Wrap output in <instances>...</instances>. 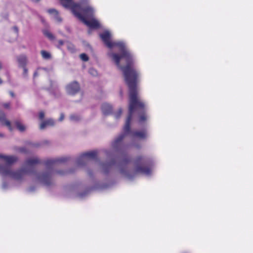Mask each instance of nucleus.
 <instances>
[{
    "mask_svg": "<svg viewBox=\"0 0 253 253\" xmlns=\"http://www.w3.org/2000/svg\"><path fill=\"white\" fill-rule=\"evenodd\" d=\"M2 83V81L1 80V79L0 78V84H1Z\"/></svg>",
    "mask_w": 253,
    "mask_h": 253,
    "instance_id": "nucleus-43",
    "label": "nucleus"
},
{
    "mask_svg": "<svg viewBox=\"0 0 253 253\" xmlns=\"http://www.w3.org/2000/svg\"><path fill=\"white\" fill-rule=\"evenodd\" d=\"M29 191H31L32 192V191H33L34 190V189L32 187H31V188H29Z\"/></svg>",
    "mask_w": 253,
    "mask_h": 253,
    "instance_id": "nucleus-41",
    "label": "nucleus"
},
{
    "mask_svg": "<svg viewBox=\"0 0 253 253\" xmlns=\"http://www.w3.org/2000/svg\"><path fill=\"white\" fill-rule=\"evenodd\" d=\"M71 8L73 14L85 25L91 28L97 29L101 27L99 21L93 18L94 10L89 3L88 0H81L78 3L72 1Z\"/></svg>",
    "mask_w": 253,
    "mask_h": 253,
    "instance_id": "nucleus-4",
    "label": "nucleus"
},
{
    "mask_svg": "<svg viewBox=\"0 0 253 253\" xmlns=\"http://www.w3.org/2000/svg\"><path fill=\"white\" fill-rule=\"evenodd\" d=\"M24 171L19 170L13 171L6 166H1L0 165V174L2 176H8L14 180H20L22 178Z\"/></svg>",
    "mask_w": 253,
    "mask_h": 253,
    "instance_id": "nucleus-5",
    "label": "nucleus"
},
{
    "mask_svg": "<svg viewBox=\"0 0 253 253\" xmlns=\"http://www.w3.org/2000/svg\"><path fill=\"white\" fill-rule=\"evenodd\" d=\"M147 118V116L145 114L140 115L139 119V123H142L143 122L146 121Z\"/></svg>",
    "mask_w": 253,
    "mask_h": 253,
    "instance_id": "nucleus-20",
    "label": "nucleus"
},
{
    "mask_svg": "<svg viewBox=\"0 0 253 253\" xmlns=\"http://www.w3.org/2000/svg\"><path fill=\"white\" fill-rule=\"evenodd\" d=\"M115 164L116 163L114 160H112L109 162L101 164L100 167L102 171L105 173H108L111 168L115 165Z\"/></svg>",
    "mask_w": 253,
    "mask_h": 253,
    "instance_id": "nucleus-9",
    "label": "nucleus"
},
{
    "mask_svg": "<svg viewBox=\"0 0 253 253\" xmlns=\"http://www.w3.org/2000/svg\"><path fill=\"white\" fill-rule=\"evenodd\" d=\"M100 37L109 48H119L121 52L120 55L110 51L108 53V55L123 71L127 84L136 82L139 73L133 67L134 60L133 56L126 47V43L123 41L112 42L111 34L108 30H105L103 33L100 34Z\"/></svg>",
    "mask_w": 253,
    "mask_h": 253,
    "instance_id": "nucleus-3",
    "label": "nucleus"
},
{
    "mask_svg": "<svg viewBox=\"0 0 253 253\" xmlns=\"http://www.w3.org/2000/svg\"><path fill=\"white\" fill-rule=\"evenodd\" d=\"M105 153L106 155H107V156L109 157L110 156V152L109 151L105 150Z\"/></svg>",
    "mask_w": 253,
    "mask_h": 253,
    "instance_id": "nucleus-35",
    "label": "nucleus"
},
{
    "mask_svg": "<svg viewBox=\"0 0 253 253\" xmlns=\"http://www.w3.org/2000/svg\"><path fill=\"white\" fill-rule=\"evenodd\" d=\"M41 53L42 57L44 59L48 60L51 59V55L50 53L45 50H42L41 51Z\"/></svg>",
    "mask_w": 253,
    "mask_h": 253,
    "instance_id": "nucleus-16",
    "label": "nucleus"
},
{
    "mask_svg": "<svg viewBox=\"0 0 253 253\" xmlns=\"http://www.w3.org/2000/svg\"><path fill=\"white\" fill-rule=\"evenodd\" d=\"M10 105V102L4 103L2 104V106H3V107H4L6 109H9Z\"/></svg>",
    "mask_w": 253,
    "mask_h": 253,
    "instance_id": "nucleus-27",
    "label": "nucleus"
},
{
    "mask_svg": "<svg viewBox=\"0 0 253 253\" xmlns=\"http://www.w3.org/2000/svg\"><path fill=\"white\" fill-rule=\"evenodd\" d=\"M54 125L55 121L54 120L52 119H49L42 122L40 125V128L41 129H43L47 126H53Z\"/></svg>",
    "mask_w": 253,
    "mask_h": 253,
    "instance_id": "nucleus-13",
    "label": "nucleus"
},
{
    "mask_svg": "<svg viewBox=\"0 0 253 253\" xmlns=\"http://www.w3.org/2000/svg\"><path fill=\"white\" fill-rule=\"evenodd\" d=\"M15 125L17 128L20 131H23L25 130L26 127L25 126L21 124L19 121H15Z\"/></svg>",
    "mask_w": 253,
    "mask_h": 253,
    "instance_id": "nucleus-18",
    "label": "nucleus"
},
{
    "mask_svg": "<svg viewBox=\"0 0 253 253\" xmlns=\"http://www.w3.org/2000/svg\"><path fill=\"white\" fill-rule=\"evenodd\" d=\"M88 72L93 76H96L97 75V72L94 68H90L88 70Z\"/></svg>",
    "mask_w": 253,
    "mask_h": 253,
    "instance_id": "nucleus-22",
    "label": "nucleus"
},
{
    "mask_svg": "<svg viewBox=\"0 0 253 253\" xmlns=\"http://www.w3.org/2000/svg\"><path fill=\"white\" fill-rule=\"evenodd\" d=\"M15 30H16V32H17V31H18V29H17V28L15 27Z\"/></svg>",
    "mask_w": 253,
    "mask_h": 253,
    "instance_id": "nucleus-44",
    "label": "nucleus"
},
{
    "mask_svg": "<svg viewBox=\"0 0 253 253\" xmlns=\"http://www.w3.org/2000/svg\"><path fill=\"white\" fill-rule=\"evenodd\" d=\"M19 151H20V152H21L22 153H27V149L25 147L20 148V149H19Z\"/></svg>",
    "mask_w": 253,
    "mask_h": 253,
    "instance_id": "nucleus-28",
    "label": "nucleus"
},
{
    "mask_svg": "<svg viewBox=\"0 0 253 253\" xmlns=\"http://www.w3.org/2000/svg\"><path fill=\"white\" fill-rule=\"evenodd\" d=\"M81 119V117L78 114H73L70 116V120L73 122H79Z\"/></svg>",
    "mask_w": 253,
    "mask_h": 253,
    "instance_id": "nucleus-15",
    "label": "nucleus"
},
{
    "mask_svg": "<svg viewBox=\"0 0 253 253\" xmlns=\"http://www.w3.org/2000/svg\"><path fill=\"white\" fill-rule=\"evenodd\" d=\"M80 58L84 61H87L88 60L87 55L85 53H82L80 55Z\"/></svg>",
    "mask_w": 253,
    "mask_h": 253,
    "instance_id": "nucleus-24",
    "label": "nucleus"
},
{
    "mask_svg": "<svg viewBox=\"0 0 253 253\" xmlns=\"http://www.w3.org/2000/svg\"><path fill=\"white\" fill-rule=\"evenodd\" d=\"M32 1H34V2H39L40 0H31Z\"/></svg>",
    "mask_w": 253,
    "mask_h": 253,
    "instance_id": "nucleus-40",
    "label": "nucleus"
},
{
    "mask_svg": "<svg viewBox=\"0 0 253 253\" xmlns=\"http://www.w3.org/2000/svg\"><path fill=\"white\" fill-rule=\"evenodd\" d=\"M88 194V191H85V192L83 193H80L78 194V197L80 198H84L85 196H86Z\"/></svg>",
    "mask_w": 253,
    "mask_h": 253,
    "instance_id": "nucleus-26",
    "label": "nucleus"
},
{
    "mask_svg": "<svg viewBox=\"0 0 253 253\" xmlns=\"http://www.w3.org/2000/svg\"><path fill=\"white\" fill-rule=\"evenodd\" d=\"M8 188V186L6 184V182L4 181H3L2 184V188L4 190Z\"/></svg>",
    "mask_w": 253,
    "mask_h": 253,
    "instance_id": "nucleus-30",
    "label": "nucleus"
},
{
    "mask_svg": "<svg viewBox=\"0 0 253 253\" xmlns=\"http://www.w3.org/2000/svg\"><path fill=\"white\" fill-rule=\"evenodd\" d=\"M34 76L36 77L38 75V71H36L34 73Z\"/></svg>",
    "mask_w": 253,
    "mask_h": 253,
    "instance_id": "nucleus-39",
    "label": "nucleus"
},
{
    "mask_svg": "<svg viewBox=\"0 0 253 253\" xmlns=\"http://www.w3.org/2000/svg\"><path fill=\"white\" fill-rule=\"evenodd\" d=\"M47 11L57 22L60 23L62 22V18L59 16L58 12L55 9H49Z\"/></svg>",
    "mask_w": 253,
    "mask_h": 253,
    "instance_id": "nucleus-11",
    "label": "nucleus"
},
{
    "mask_svg": "<svg viewBox=\"0 0 253 253\" xmlns=\"http://www.w3.org/2000/svg\"><path fill=\"white\" fill-rule=\"evenodd\" d=\"M65 89L68 94L75 95L80 91V85L77 82L74 81L68 84Z\"/></svg>",
    "mask_w": 253,
    "mask_h": 253,
    "instance_id": "nucleus-7",
    "label": "nucleus"
},
{
    "mask_svg": "<svg viewBox=\"0 0 253 253\" xmlns=\"http://www.w3.org/2000/svg\"><path fill=\"white\" fill-rule=\"evenodd\" d=\"M43 70L45 71H47V69L42 67H39L38 68L37 71Z\"/></svg>",
    "mask_w": 253,
    "mask_h": 253,
    "instance_id": "nucleus-32",
    "label": "nucleus"
},
{
    "mask_svg": "<svg viewBox=\"0 0 253 253\" xmlns=\"http://www.w3.org/2000/svg\"><path fill=\"white\" fill-rule=\"evenodd\" d=\"M9 94L11 95V96H12V97H15V94H14V92H12V91H10L9 92Z\"/></svg>",
    "mask_w": 253,
    "mask_h": 253,
    "instance_id": "nucleus-34",
    "label": "nucleus"
},
{
    "mask_svg": "<svg viewBox=\"0 0 253 253\" xmlns=\"http://www.w3.org/2000/svg\"><path fill=\"white\" fill-rule=\"evenodd\" d=\"M44 117V113L43 112H40V113H39V118L41 119V120H42L43 119Z\"/></svg>",
    "mask_w": 253,
    "mask_h": 253,
    "instance_id": "nucleus-29",
    "label": "nucleus"
},
{
    "mask_svg": "<svg viewBox=\"0 0 253 253\" xmlns=\"http://www.w3.org/2000/svg\"><path fill=\"white\" fill-rule=\"evenodd\" d=\"M67 48L71 52H74L75 51V50H76L73 44H71V43H68V45H67Z\"/></svg>",
    "mask_w": 253,
    "mask_h": 253,
    "instance_id": "nucleus-23",
    "label": "nucleus"
},
{
    "mask_svg": "<svg viewBox=\"0 0 253 253\" xmlns=\"http://www.w3.org/2000/svg\"><path fill=\"white\" fill-rule=\"evenodd\" d=\"M23 68V76L24 78H27L28 77V69L26 66L22 67Z\"/></svg>",
    "mask_w": 253,
    "mask_h": 253,
    "instance_id": "nucleus-25",
    "label": "nucleus"
},
{
    "mask_svg": "<svg viewBox=\"0 0 253 253\" xmlns=\"http://www.w3.org/2000/svg\"><path fill=\"white\" fill-rule=\"evenodd\" d=\"M97 156L96 151H91L83 153L76 160V163L79 167L84 166L91 160H93Z\"/></svg>",
    "mask_w": 253,
    "mask_h": 253,
    "instance_id": "nucleus-6",
    "label": "nucleus"
},
{
    "mask_svg": "<svg viewBox=\"0 0 253 253\" xmlns=\"http://www.w3.org/2000/svg\"><path fill=\"white\" fill-rule=\"evenodd\" d=\"M101 110L102 113L105 115H110L112 112V107L111 105L108 103H103L101 106Z\"/></svg>",
    "mask_w": 253,
    "mask_h": 253,
    "instance_id": "nucleus-12",
    "label": "nucleus"
},
{
    "mask_svg": "<svg viewBox=\"0 0 253 253\" xmlns=\"http://www.w3.org/2000/svg\"><path fill=\"white\" fill-rule=\"evenodd\" d=\"M122 108H120L118 111H117V112L115 113L114 114V117L116 119H118L120 118L121 115H122Z\"/></svg>",
    "mask_w": 253,
    "mask_h": 253,
    "instance_id": "nucleus-21",
    "label": "nucleus"
},
{
    "mask_svg": "<svg viewBox=\"0 0 253 253\" xmlns=\"http://www.w3.org/2000/svg\"><path fill=\"white\" fill-rule=\"evenodd\" d=\"M3 160L6 163V165L5 166L9 168L11 170L13 171L22 170L25 172L22 178L20 180H17V181L22 180L26 174H32L35 181L47 186L52 185L53 184V176L55 173H57L60 175H65L74 172V170H72L69 171L60 170L56 171L53 170V167L56 164L66 162L68 160V158L66 157L47 160L44 163L46 167V170L42 173L37 172L35 169L36 165L42 163L41 160L37 157L28 158L25 161L23 167L16 170L11 169L9 166L17 161L18 158L16 156L4 155ZM1 166H3L2 165Z\"/></svg>",
    "mask_w": 253,
    "mask_h": 253,
    "instance_id": "nucleus-2",
    "label": "nucleus"
},
{
    "mask_svg": "<svg viewBox=\"0 0 253 253\" xmlns=\"http://www.w3.org/2000/svg\"><path fill=\"white\" fill-rule=\"evenodd\" d=\"M43 33L44 36L47 37L50 40H53L55 39L54 36L48 30H45L43 31Z\"/></svg>",
    "mask_w": 253,
    "mask_h": 253,
    "instance_id": "nucleus-19",
    "label": "nucleus"
},
{
    "mask_svg": "<svg viewBox=\"0 0 253 253\" xmlns=\"http://www.w3.org/2000/svg\"><path fill=\"white\" fill-rule=\"evenodd\" d=\"M64 115L63 113H61L60 114V116L58 119V121L59 122H62L64 120Z\"/></svg>",
    "mask_w": 253,
    "mask_h": 253,
    "instance_id": "nucleus-31",
    "label": "nucleus"
},
{
    "mask_svg": "<svg viewBox=\"0 0 253 253\" xmlns=\"http://www.w3.org/2000/svg\"><path fill=\"white\" fill-rule=\"evenodd\" d=\"M136 83L128 84L129 90V103L128 115L124 126V132L117 136L111 143L114 150L120 155L122 159L117 164V168L120 173L128 180H132L137 174L141 173L146 176H150L152 173L151 168L147 167L150 164L146 158L139 157L132 163L126 155L131 149H139L141 147V143L136 137L143 139L147 137L146 130L131 131L130 123L134 112L138 109H144L145 104L137 96Z\"/></svg>",
    "mask_w": 253,
    "mask_h": 253,
    "instance_id": "nucleus-1",
    "label": "nucleus"
},
{
    "mask_svg": "<svg viewBox=\"0 0 253 253\" xmlns=\"http://www.w3.org/2000/svg\"><path fill=\"white\" fill-rule=\"evenodd\" d=\"M17 61L19 64V66L20 67H24L27 64V58L24 55H20L17 57Z\"/></svg>",
    "mask_w": 253,
    "mask_h": 253,
    "instance_id": "nucleus-14",
    "label": "nucleus"
},
{
    "mask_svg": "<svg viewBox=\"0 0 253 253\" xmlns=\"http://www.w3.org/2000/svg\"><path fill=\"white\" fill-rule=\"evenodd\" d=\"M50 83L52 93L55 97H59L61 95V93L59 89L57 83L55 81H50Z\"/></svg>",
    "mask_w": 253,
    "mask_h": 253,
    "instance_id": "nucleus-8",
    "label": "nucleus"
},
{
    "mask_svg": "<svg viewBox=\"0 0 253 253\" xmlns=\"http://www.w3.org/2000/svg\"><path fill=\"white\" fill-rule=\"evenodd\" d=\"M2 63H1V62L0 61V70L2 69Z\"/></svg>",
    "mask_w": 253,
    "mask_h": 253,
    "instance_id": "nucleus-37",
    "label": "nucleus"
},
{
    "mask_svg": "<svg viewBox=\"0 0 253 253\" xmlns=\"http://www.w3.org/2000/svg\"><path fill=\"white\" fill-rule=\"evenodd\" d=\"M4 156V155L0 154V159H2L3 160Z\"/></svg>",
    "mask_w": 253,
    "mask_h": 253,
    "instance_id": "nucleus-38",
    "label": "nucleus"
},
{
    "mask_svg": "<svg viewBox=\"0 0 253 253\" xmlns=\"http://www.w3.org/2000/svg\"><path fill=\"white\" fill-rule=\"evenodd\" d=\"M58 42L59 43V46H61V45H63V44H64V42L62 40H61L58 41Z\"/></svg>",
    "mask_w": 253,
    "mask_h": 253,
    "instance_id": "nucleus-33",
    "label": "nucleus"
},
{
    "mask_svg": "<svg viewBox=\"0 0 253 253\" xmlns=\"http://www.w3.org/2000/svg\"><path fill=\"white\" fill-rule=\"evenodd\" d=\"M4 135L2 133H0V137H3Z\"/></svg>",
    "mask_w": 253,
    "mask_h": 253,
    "instance_id": "nucleus-42",
    "label": "nucleus"
},
{
    "mask_svg": "<svg viewBox=\"0 0 253 253\" xmlns=\"http://www.w3.org/2000/svg\"><path fill=\"white\" fill-rule=\"evenodd\" d=\"M87 173H88V174L89 175H90V176H91V175H92V173H91V172H90V170H88V171H87Z\"/></svg>",
    "mask_w": 253,
    "mask_h": 253,
    "instance_id": "nucleus-36",
    "label": "nucleus"
},
{
    "mask_svg": "<svg viewBox=\"0 0 253 253\" xmlns=\"http://www.w3.org/2000/svg\"><path fill=\"white\" fill-rule=\"evenodd\" d=\"M62 5L64 7H69L72 4V0H60Z\"/></svg>",
    "mask_w": 253,
    "mask_h": 253,
    "instance_id": "nucleus-17",
    "label": "nucleus"
},
{
    "mask_svg": "<svg viewBox=\"0 0 253 253\" xmlns=\"http://www.w3.org/2000/svg\"><path fill=\"white\" fill-rule=\"evenodd\" d=\"M0 122L2 125L6 126L10 131L12 130L10 122L6 120L5 114L2 111H0Z\"/></svg>",
    "mask_w": 253,
    "mask_h": 253,
    "instance_id": "nucleus-10",
    "label": "nucleus"
}]
</instances>
